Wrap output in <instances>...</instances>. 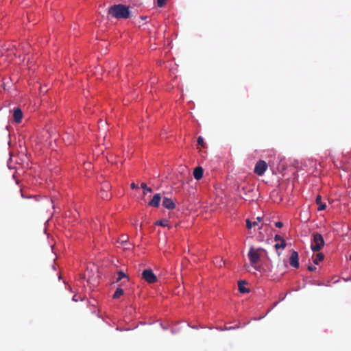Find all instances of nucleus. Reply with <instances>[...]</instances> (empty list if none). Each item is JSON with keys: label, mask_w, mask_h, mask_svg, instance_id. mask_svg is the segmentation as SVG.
<instances>
[{"label": "nucleus", "mask_w": 351, "mask_h": 351, "mask_svg": "<svg viewBox=\"0 0 351 351\" xmlns=\"http://www.w3.org/2000/svg\"><path fill=\"white\" fill-rule=\"evenodd\" d=\"M315 202L318 205V208H317L318 210H324L326 209V203L322 202L321 195H318L316 197Z\"/></svg>", "instance_id": "obj_11"}, {"label": "nucleus", "mask_w": 351, "mask_h": 351, "mask_svg": "<svg viewBox=\"0 0 351 351\" xmlns=\"http://www.w3.org/2000/svg\"><path fill=\"white\" fill-rule=\"evenodd\" d=\"M125 241H126V239H125V237H124V238H122V239L121 240V243H123V242H125Z\"/></svg>", "instance_id": "obj_30"}, {"label": "nucleus", "mask_w": 351, "mask_h": 351, "mask_svg": "<svg viewBox=\"0 0 351 351\" xmlns=\"http://www.w3.org/2000/svg\"><path fill=\"white\" fill-rule=\"evenodd\" d=\"M124 293V291L122 288L118 287L112 295L113 299H118Z\"/></svg>", "instance_id": "obj_15"}, {"label": "nucleus", "mask_w": 351, "mask_h": 351, "mask_svg": "<svg viewBox=\"0 0 351 351\" xmlns=\"http://www.w3.org/2000/svg\"><path fill=\"white\" fill-rule=\"evenodd\" d=\"M313 240L311 243V250L313 252L319 251L324 245V240L322 235L319 233L315 232L313 234Z\"/></svg>", "instance_id": "obj_3"}, {"label": "nucleus", "mask_w": 351, "mask_h": 351, "mask_svg": "<svg viewBox=\"0 0 351 351\" xmlns=\"http://www.w3.org/2000/svg\"><path fill=\"white\" fill-rule=\"evenodd\" d=\"M261 221V217H258L256 220L252 222L250 219L246 220V226L248 229L252 228L253 226H258L259 222Z\"/></svg>", "instance_id": "obj_13"}, {"label": "nucleus", "mask_w": 351, "mask_h": 351, "mask_svg": "<svg viewBox=\"0 0 351 351\" xmlns=\"http://www.w3.org/2000/svg\"><path fill=\"white\" fill-rule=\"evenodd\" d=\"M242 190L244 191L245 194H246V193H245L246 190H247L248 192H253V190L251 189L250 188L246 189L245 187H243Z\"/></svg>", "instance_id": "obj_27"}, {"label": "nucleus", "mask_w": 351, "mask_h": 351, "mask_svg": "<svg viewBox=\"0 0 351 351\" xmlns=\"http://www.w3.org/2000/svg\"><path fill=\"white\" fill-rule=\"evenodd\" d=\"M267 169V164L264 160H258L254 167V173L258 176H262Z\"/></svg>", "instance_id": "obj_5"}, {"label": "nucleus", "mask_w": 351, "mask_h": 351, "mask_svg": "<svg viewBox=\"0 0 351 351\" xmlns=\"http://www.w3.org/2000/svg\"><path fill=\"white\" fill-rule=\"evenodd\" d=\"M117 278L116 279L115 282H118L121 280L123 278H128V276L122 271H119L117 272Z\"/></svg>", "instance_id": "obj_16"}, {"label": "nucleus", "mask_w": 351, "mask_h": 351, "mask_svg": "<svg viewBox=\"0 0 351 351\" xmlns=\"http://www.w3.org/2000/svg\"><path fill=\"white\" fill-rule=\"evenodd\" d=\"M204 170L202 167H197L194 169L193 176L196 180H200L203 176Z\"/></svg>", "instance_id": "obj_10"}, {"label": "nucleus", "mask_w": 351, "mask_h": 351, "mask_svg": "<svg viewBox=\"0 0 351 351\" xmlns=\"http://www.w3.org/2000/svg\"><path fill=\"white\" fill-rule=\"evenodd\" d=\"M308 269L311 271H313L316 270V267L315 266L309 265L308 267Z\"/></svg>", "instance_id": "obj_26"}, {"label": "nucleus", "mask_w": 351, "mask_h": 351, "mask_svg": "<svg viewBox=\"0 0 351 351\" xmlns=\"http://www.w3.org/2000/svg\"><path fill=\"white\" fill-rule=\"evenodd\" d=\"M167 0H157V5L158 7L162 8L166 3Z\"/></svg>", "instance_id": "obj_19"}, {"label": "nucleus", "mask_w": 351, "mask_h": 351, "mask_svg": "<svg viewBox=\"0 0 351 351\" xmlns=\"http://www.w3.org/2000/svg\"><path fill=\"white\" fill-rule=\"evenodd\" d=\"M162 206L169 210H173L176 207L175 202L170 198L165 197L162 200Z\"/></svg>", "instance_id": "obj_7"}, {"label": "nucleus", "mask_w": 351, "mask_h": 351, "mask_svg": "<svg viewBox=\"0 0 351 351\" xmlns=\"http://www.w3.org/2000/svg\"><path fill=\"white\" fill-rule=\"evenodd\" d=\"M324 256L322 253H317L313 258V263L318 265L319 262L324 260Z\"/></svg>", "instance_id": "obj_14"}, {"label": "nucleus", "mask_w": 351, "mask_h": 351, "mask_svg": "<svg viewBox=\"0 0 351 351\" xmlns=\"http://www.w3.org/2000/svg\"><path fill=\"white\" fill-rule=\"evenodd\" d=\"M263 252L266 253V250L261 247L254 249L253 247H250V250L248 252V257L250 264L256 269H258L256 265L260 261L261 253Z\"/></svg>", "instance_id": "obj_2"}, {"label": "nucleus", "mask_w": 351, "mask_h": 351, "mask_svg": "<svg viewBox=\"0 0 351 351\" xmlns=\"http://www.w3.org/2000/svg\"><path fill=\"white\" fill-rule=\"evenodd\" d=\"M281 239H283L280 235L278 234H276L274 237V240L276 241H281Z\"/></svg>", "instance_id": "obj_25"}, {"label": "nucleus", "mask_w": 351, "mask_h": 351, "mask_svg": "<svg viewBox=\"0 0 351 351\" xmlns=\"http://www.w3.org/2000/svg\"><path fill=\"white\" fill-rule=\"evenodd\" d=\"M100 195L103 199H107L109 198L108 193L106 191H104V190H103L100 192Z\"/></svg>", "instance_id": "obj_21"}, {"label": "nucleus", "mask_w": 351, "mask_h": 351, "mask_svg": "<svg viewBox=\"0 0 351 351\" xmlns=\"http://www.w3.org/2000/svg\"><path fill=\"white\" fill-rule=\"evenodd\" d=\"M216 264L219 267H222V265H224V263H223V261L221 259H220L219 261H217Z\"/></svg>", "instance_id": "obj_24"}, {"label": "nucleus", "mask_w": 351, "mask_h": 351, "mask_svg": "<svg viewBox=\"0 0 351 351\" xmlns=\"http://www.w3.org/2000/svg\"><path fill=\"white\" fill-rule=\"evenodd\" d=\"M131 188L132 189H136L137 186L134 183L131 184Z\"/></svg>", "instance_id": "obj_29"}, {"label": "nucleus", "mask_w": 351, "mask_h": 351, "mask_svg": "<svg viewBox=\"0 0 351 351\" xmlns=\"http://www.w3.org/2000/svg\"><path fill=\"white\" fill-rule=\"evenodd\" d=\"M142 189L146 190L148 192H152V189L147 186V184L145 182H142L141 184Z\"/></svg>", "instance_id": "obj_20"}, {"label": "nucleus", "mask_w": 351, "mask_h": 351, "mask_svg": "<svg viewBox=\"0 0 351 351\" xmlns=\"http://www.w3.org/2000/svg\"><path fill=\"white\" fill-rule=\"evenodd\" d=\"M108 14L115 19H128L130 16L129 7L123 5H114L109 8Z\"/></svg>", "instance_id": "obj_1"}, {"label": "nucleus", "mask_w": 351, "mask_h": 351, "mask_svg": "<svg viewBox=\"0 0 351 351\" xmlns=\"http://www.w3.org/2000/svg\"><path fill=\"white\" fill-rule=\"evenodd\" d=\"M289 263L291 266L298 268L299 267V256L298 253L295 251H293L289 258Z\"/></svg>", "instance_id": "obj_6"}, {"label": "nucleus", "mask_w": 351, "mask_h": 351, "mask_svg": "<svg viewBox=\"0 0 351 351\" xmlns=\"http://www.w3.org/2000/svg\"><path fill=\"white\" fill-rule=\"evenodd\" d=\"M239 328V326H234V327L226 328V330H232V329H235V328Z\"/></svg>", "instance_id": "obj_28"}, {"label": "nucleus", "mask_w": 351, "mask_h": 351, "mask_svg": "<svg viewBox=\"0 0 351 351\" xmlns=\"http://www.w3.org/2000/svg\"><path fill=\"white\" fill-rule=\"evenodd\" d=\"M286 241L285 239H281L280 243L275 244L274 247L276 250L279 248H285L286 247Z\"/></svg>", "instance_id": "obj_18"}, {"label": "nucleus", "mask_w": 351, "mask_h": 351, "mask_svg": "<svg viewBox=\"0 0 351 351\" xmlns=\"http://www.w3.org/2000/svg\"><path fill=\"white\" fill-rule=\"evenodd\" d=\"M275 226L277 227V228H282L283 226V223L281 222V221H277L275 223Z\"/></svg>", "instance_id": "obj_23"}, {"label": "nucleus", "mask_w": 351, "mask_h": 351, "mask_svg": "<svg viewBox=\"0 0 351 351\" xmlns=\"http://www.w3.org/2000/svg\"><path fill=\"white\" fill-rule=\"evenodd\" d=\"M197 141L198 145H200L201 146L204 147V138L202 136H199L197 138Z\"/></svg>", "instance_id": "obj_22"}, {"label": "nucleus", "mask_w": 351, "mask_h": 351, "mask_svg": "<svg viewBox=\"0 0 351 351\" xmlns=\"http://www.w3.org/2000/svg\"><path fill=\"white\" fill-rule=\"evenodd\" d=\"M155 225L162 226V227H166V226H168V221L167 219H162L160 221H157L155 223Z\"/></svg>", "instance_id": "obj_17"}, {"label": "nucleus", "mask_w": 351, "mask_h": 351, "mask_svg": "<svg viewBox=\"0 0 351 351\" xmlns=\"http://www.w3.org/2000/svg\"><path fill=\"white\" fill-rule=\"evenodd\" d=\"M14 120L16 123H20L23 118V112L20 108H16L13 113Z\"/></svg>", "instance_id": "obj_9"}, {"label": "nucleus", "mask_w": 351, "mask_h": 351, "mask_svg": "<svg viewBox=\"0 0 351 351\" xmlns=\"http://www.w3.org/2000/svg\"><path fill=\"white\" fill-rule=\"evenodd\" d=\"M142 278L148 283L152 284L157 282V277L154 274L153 271L149 269L143 270L142 273Z\"/></svg>", "instance_id": "obj_4"}, {"label": "nucleus", "mask_w": 351, "mask_h": 351, "mask_svg": "<svg viewBox=\"0 0 351 351\" xmlns=\"http://www.w3.org/2000/svg\"><path fill=\"white\" fill-rule=\"evenodd\" d=\"M73 300H75V301H77L76 295L73 296Z\"/></svg>", "instance_id": "obj_31"}, {"label": "nucleus", "mask_w": 351, "mask_h": 351, "mask_svg": "<svg viewBox=\"0 0 351 351\" xmlns=\"http://www.w3.org/2000/svg\"><path fill=\"white\" fill-rule=\"evenodd\" d=\"M245 284H246V282L243 281V280H241V281L238 282V288H239V291H240V293H247L250 292V289L245 287Z\"/></svg>", "instance_id": "obj_12"}, {"label": "nucleus", "mask_w": 351, "mask_h": 351, "mask_svg": "<svg viewBox=\"0 0 351 351\" xmlns=\"http://www.w3.org/2000/svg\"><path fill=\"white\" fill-rule=\"evenodd\" d=\"M160 195L159 193H156L154 195L152 199L149 202V205L155 208H158L160 205Z\"/></svg>", "instance_id": "obj_8"}, {"label": "nucleus", "mask_w": 351, "mask_h": 351, "mask_svg": "<svg viewBox=\"0 0 351 351\" xmlns=\"http://www.w3.org/2000/svg\"><path fill=\"white\" fill-rule=\"evenodd\" d=\"M350 260L351 261V254L350 255Z\"/></svg>", "instance_id": "obj_32"}]
</instances>
